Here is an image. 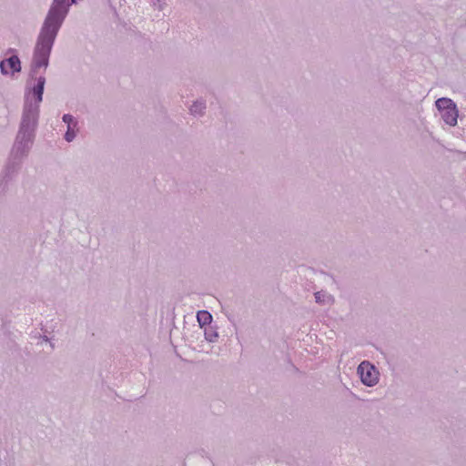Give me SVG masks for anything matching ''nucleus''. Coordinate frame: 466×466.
Masks as SVG:
<instances>
[{
	"label": "nucleus",
	"instance_id": "obj_1",
	"mask_svg": "<svg viewBox=\"0 0 466 466\" xmlns=\"http://www.w3.org/2000/svg\"><path fill=\"white\" fill-rule=\"evenodd\" d=\"M77 0H53L49 10L45 17L37 36L31 63L30 76L36 78V85L32 89L35 97L33 104H39L43 100V93L46 84L44 76L37 77L38 70L48 66L49 56L56 35L68 15L69 8Z\"/></svg>",
	"mask_w": 466,
	"mask_h": 466
},
{
	"label": "nucleus",
	"instance_id": "obj_2",
	"mask_svg": "<svg viewBox=\"0 0 466 466\" xmlns=\"http://www.w3.org/2000/svg\"><path fill=\"white\" fill-rule=\"evenodd\" d=\"M38 116V105L33 104L30 95L25 96L19 130L11 151V158L5 169V177H10L18 171L21 159L27 155L33 143Z\"/></svg>",
	"mask_w": 466,
	"mask_h": 466
},
{
	"label": "nucleus",
	"instance_id": "obj_3",
	"mask_svg": "<svg viewBox=\"0 0 466 466\" xmlns=\"http://www.w3.org/2000/svg\"><path fill=\"white\" fill-rule=\"evenodd\" d=\"M358 374L361 382L369 387H372L379 382V371L374 365L367 360L362 361L358 367Z\"/></svg>",
	"mask_w": 466,
	"mask_h": 466
},
{
	"label": "nucleus",
	"instance_id": "obj_4",
	"mask_svg": "<svg viewBox=\"0 0 466 466\" xmlns=\"http://www.w3.org/2000/svg\"><path fill=\"white\" fill-rule=\"evenodd\" d=\"M0 70L3 75H14L21 71V62L17 56H12L0 62Z\"/></svg>",
	"mask_w": 466,
	"mask_h": 466
},
{
	"label": "nucleus",
	"instance_id": "obj_5",
	"mask_svg": "<svg viewBox=\"0 0 466 466\" xmlns=\"http://www.w3.org/2000/svg\"><path fill=\"white\" fill-rule=\"evenodd\" d=\"M441 118L447 125L451 127L456 126L458 119V110L456 106L441 111Z\"/></svg>",
	"mask_w": 466,
	"mask_h": 466
},
{
	"label": "nucleus",
	"instance_id": "obj_6",
	"mask_svg": "<svg viewBox=\"0 0 466 466\" xmlns=\"http://www.w3.org/2000/svg\"><path fill=\"white\" fill-rule=\"evenodd\" d=\"M315 299L317 303L324 304V305H332L335 301L334 297L327 292L320 290L317 291L314 294Z\"/></svg>",
	"mask_w": 466,
	"mask_h": 466
},
{
	"label": "nucleus",
	"instance_id": "obj_7",
	"mask_svg": "<svg viewBox=\"0 0 466 466\" xmlns=\"http://www.w3.org/2000/svg\"><path fill=\"white\" fill-rule=\"evenodd\" d=\"M197 319L201 328L209 325L212 321V315L207 310H199L197 314Z\"/></svg>",
	"mask_w": 466,
	"mask_h": 466
},
{
	"label": "nucleus",
	"instance_id": "obj_8",
	"mask_svg": "<svg viewBox=\"0 0 466 466\" xmlns=\"http://www.w3.org/2000/svg\"><path fill=\"white\" fill-rule=\"evenodd\" d=\"M436 107L441 112L450 108L451 106H456V104L450 98L441 97L436 100L435 102Z\"/></svg>",
	"mask_w": 466,
	"mask_h": 466
},
{
	"label": "nucleus",
	"instance_id": "obj_9",
	"mask_svg": "<svg viewBox=\"0 0 466 466\" xmlns=\"http://www.w3.org/2000/svg\"><path fill=\"white\" fill-rule=\"evenodd\" d=\"M205 109L206 103L204 101L198 100L190 106V112L194 116H202L204 114Z\"/></svg>",
	"mask_w": 466,
	"mask_h": 466
},
{
	"label": "nucleus",
	"instance_id": "obj_10",
	"mask_svg": "<svg viewBox=\"0 0 466 466\" xmlns=\"http://www.w3.org/2000/svg\"><path fill=\"white\" fill-rule=\"evenodd\" d=\"M205 339L209 342H214L217 340L218 334L217 330L212 327H208L204 331Z\"/></svg>",
	"mask_w": 466,
	"mask_h": 466
},
{
	"label": "nucleus",
	"instance_id": "obj_11",
	"mask_svg": "<svg viewBox=\"0 0 466 466\" xmlns=\"http://www.w3.org/2000/svg\"><path fill=\"white\" fill-rule=\"evenodd\" d=\"M76 130H77L76 127H73V126L67 127V130L65 134V139L67 142H71L76 137Z\"/></svg>",
	"mask_w": 466,
	"mask_h": 466
},
{
	"label": "nucleus",
	"instance_id": "obj_12",
	"mask_svg": "<svg viewBox=\"0 0 466 466\" xmlns=\"http://www.w3.org/2000/svg\"><path fill=\"white\" fill-rule=\"evenodd\" d=\"M63 121L66 124H67V127H69V126L77 127V121H76L74 116L69 114H65L63 116Z\"/></svg>",
	"mask_w": 466,
	"mask_h": 466
},
{
	"label": "nucleus",
	"instance_id": "obj_13",
	"mask_svg": "<svg viewBox=\"0 0 466 466\" xmlns=\"http://www.w3.org/2000/svg\"><path fill=\"white\" fill-rule=\"evenodd\" d=\"M152 5L155 9L162 11L166 7L167 3L165 0H152Z\"/></svg>",
	"mask_w": 466,
	"mask_h": 466
},
{
	"label": "nucleus",
	"instance_id": "obj_14",
	"mask_svg": "<svg viewBox=\"0 0 466 466\" xmlns=\"http://www.w3.org/2000/svg\"><path fill=\"white\" fill-rule=\"evenodd\" d=\"M44 340H48V338L46 336L44 337Z\"/></svg>",
	"mask_w": 466,
	"mask_h": 466
}]
</instances>
